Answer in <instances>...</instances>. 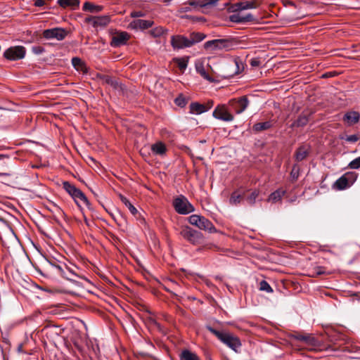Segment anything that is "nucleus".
<instances>
[{
    "label": "nucleus",
    "mask_w": 360,
    "mask_h": 360,
    "mask_svg": "<svg viewBox=\"0 0 360 360\" xmlns=\"http://www.w3.org/2000/svg\"><path fill=\"white\" fill-rule=\"evenodd\" d=\"M206 328L228 347L236 353L240 352L242 343L238 336L227 331L217 330L210 326H207Z\"/></svg>",
    "instance_id": "obj_1"
},
{
    "label": "nucleus",
    "mask_w": 360,
    "mask_h": 360,
    "mask_svg": "<svg viewBox=\"0 0 360 360\" xmlns=\"http://www.w3.org/2000/svg\"><path fill=\"white\" fill-rule=\"evenodd\" d=\"M342 335L334 333L333 335H329L330 340L333 342V345H330L326 349V351H341L348 353H360V346L354 344L352 342L347 341L343 345H338L337 342L340 340Z\"/></svg>",
    "instance_id": "obj_2"
},
{
    "label": "nucleus",
    "mask_w": 360,
    "mask_h": 360,
    "mask_svg": "<svg viewBox=\"0 0 360 360\" xmlns=\"http://www.w3.org/2000/svg\"><path fill=\"white\" fill-rule=\"evenodd\" d=\"M291 339L304 343L307 349L310 351H326L325 348H322V345L312 334L301 333L298 332H293L290 334Z\"/></svg>",
    "instance_id": "obj_3"
},
{
    "label": "nucleus",
    "mask_w": 360,
    "mask_h": 360,
    "mask_svg": "<svg viewBox=\"0 0 360 360\" xmlns=\"http://www.w3.org/2000/svg\"><path fill=\"white\" fill-rule=\"evenodd\" d=\"M179 233L182 238L194 245H200L205 241L204 236L201 232L188 226H182Z\"/></svg>",
    "instance_id": "obj_4"
},
{
    "label": "nucleus",
    "mask_w": 360,
    "mask_h": 360,
    "mask_svg": "<svg viewBox=\"0 0 360 360\" xmlns=\"http://www.w3.org/2000/svg\"><path fill=\"white\" fill-rule=\"evenodd\" d=\"M63 188L72 198L78 207H81L80 202H82L89 208L90 202L80 189L67 181L63 182Z\"/></svg>",
    "instance_id": "obj_5"
},
{
    "label": "nucleus",
    "mask_w": 360,
    "mask_h": 360,
    "mask_svg": "<svg viewBox=\"0 0 360 360\" xmlns=\"http://www.w3.org/2000/svg\"><path fill=\"white\" fill-rule=\"evenodd\" d=\"M234 44L235 43L232 39H219L206 41L204 44V48L206 50L211 51H229L232 49Z\"/></svg>",
    "instance_id": "obj_6"
},
{
    "label": "nucleus",
    "mask_w": 360,
    "mask_h": 360,
    "mask_svg": "<svg viewBox=\"0 0 360 360\" xmlns=\"http://www.w3.org/2000/svg\"><path fill=\"white\" fill-rule=\"evenodd\" d=\"M188 222L197 226L198 229L208 231L209 233H214L217 231L214 224L209 219L200 215H191L188 217Z\"/></svg>",
    "instance_id": "obj_7"
},
{
    "label": "nucleus",
    "mask_w": 360,
    "mask_h": 360,
    "mask_svg": "<svg viewBox=\"0 0 360 360\" xmlns=\"http://www.w3.org/2000/svg\"><path fill=\"white\" fill-rule=\"evenodd\" d=\"M176 212L180 214H187L194 211L193 206L183 195L176 198L173 201Z\"/></svg>",
    "instance_id": "obj_8"
},
{
    "label": "nucleus",
    "mask_w": 360,
    "mask_h": 360,
    "mask_svg": "<svg viewBox=\"0 0 360 360\" xmlns=\"http://www.w3.org/2000/svg\"><path fill=\"white\" fill-rule=\"evenodd\" d=\"M26 49L22 46H11L7 49L4 56L9 60H18L22 59L25 56Z\"/></svg>",
    "instance_id": "obj_9"
},
{
    "label": "nucleus",
    "mask_w": 360,
    "mask_h": 360,
    "mask_svg": "<svg viewBox=\"0 0 360 360\" xmlns=\"http://www.w3.org/2000/svg\"><path fill=\"white\" fill-rule=\"evenodd\" d=\"M49 264L52 272L58 274L70 281H75V279L72 276H70V273L68 271V265L66 264L60 262H49Z\"/></svg>",
    "instance_id": "obj_10"
},
{
    "label": "nucleus",
    "mask_w": 360,
    "mask_h": 360,
    "mask_svg": "<svg viewBox=\"0 0 360 360\" xmlns=\"http://www.w3.org/2000/svg\"><path fill=\"white\" fill-rule=\"evenodd\" d=\"M212 115L214 118L224 122H231L234 118L225 105H217L213 111Z\"/></svg>",
    "instance_id": "obj_11"
},
{
    "label": "nucleus",
    "mask_w": 360,
    "mask_h": 360,
    "mask_svg": "<svg viewBox=\"0 0 360 360\" xmlns=\"http://www.w3.org/2000/svg\"><path fill=\"white\" fill-rule=\"evenodd\" d=\"M13 162V159L11 156L0 154V169L2 171L0 172V176H8L11 174Z\"/></svg>",
    "instance_id": "obj_12"
},
{
    "label": "nucleus",
    "mask_w": 360,
    "mask_h": 360,
    "mask_svg": "<svg viewBox=\"0 0 360 360\" xmlns=\"http://www.w3.org/2000/svg\"><path fill=\"white\" fill-rule=\"evenodd\" d=\"M229 105L237 114L243 112L249 105V100L247 96H241L238 98L231 99Z\"/></svg>",
    "instance_id": "obj_13"
},
{
    "label": "nucleus",
    "mask_w": 360,
    "mask_h": 360,
    "mask_svg": "<svg viewBox=\"0 0 360 360\" xmlns=\"http://www.w3.org/2000/svg\"><path fill=\"white\" fill-rule=\"evenodd\" d=\"M67 31L63 28L56 27L53 29L45 30L43 32V37L45 39H56L57 40H63L67 35Z\"/></svg>",
    "instance_id": "obj_14"
},
{
    "label": "nucleus",
    "mask_w": 360,
    "mask_h": 360,
    "mask_svg": "<svg viewBox=\"0 0 360 360\" xmlns=\"http://www.w3.org/2000/svg\"><path fill=\"white\" fill-rule=\"evenodd\" d=\"M171 45L174 50L191 47L188 37L179 34L171 37Z\"/></svg>",
    "instance_id": "obj_15"
},
{
    "label": "nucleus",
    "mask_w": 360,
    "mask_h": 360,
    "mask_svg": "<svg viewBox=\"0 0 360 360\" xmlns=\"http://www.w3.org/2000/svg\"><path fill=\"white\" fill-rule=\"evenodd\" d=\"M86 22L91 23L94 27H105L110 22L109 15L91 16L85 19Z\"/></svg>",
    "instance_id": "obj_16"
},
{
    "label": "nucleus",
    "mask_w": 360,
    "mask_h": 360,
    "mask_svg": "<svg viewBox=\"0 0 360 360\" xmlns=\"http://www.w3.org/2000/svg\"><path fill=\"white\" fill-rule=\"evenodd\" d=\"M129 34L126 32H120L115 33L112 37L110 46L112 47H120L127 44L129 39Z\"/></svg>",
    "instance_id": "obj_17"
},
{
    "label": "nucleus",
    "mask_w": 360,
    "mask_h": 360,
    "mask_svg": "<svg viewBox=\"0 0 360 360\" xmlns=\"http://www.w3.org/2000/svg\"><path fill=\"white\" fill-rule=\"evenodd\" d=\"M311 115V112L308 110L302 111L298 117L291 124L290 127L298 128L305 127L309 122Z\"/></svg>",
    "instance_id": "obj_18"
},
{
    "label": "nucleus",
    "mask_w": 360,
    "mask_h": 360,
    "mask_svg": "<svg viewBox=\"0 0 360 360\" xmlns=\"http://www.w3.org/2000/svg\"><path fill=\"white\" fill-rule=\"evenodd\" d=\"M219 0H188L189 6L195 10L198 8H208L214 6Z\"/></svg>",
    "instance_id": "obj_19"
},
{
    "label": "nucleus",
    "mask_w": 360,
    "mask_h": 360,
    "mask_svg": "<svg viewBox=\"0 0 360 360\" xmlns=\"http://www.w3.org/2000/svg\"><path fill=\"white\" fill-rule=\"evenodd\" d=\"M229 20L233 22L243 23L252 22L255 20V18L251 13H248L246 15H242L240 13H234L229 16Z\"/></svg>",
    "instance_id": "obj_20"
},
{
    "label": "nucleus",
    "mask_w": 360,
    "mask_h": 360,
    "mask_svg": "<svg viewBox=\"0 0 360 360\" xmlns=\"http://www.w3.org/2000/svg\"><path fill=\"white\" fill-rule=\"evenodd\" d=\"M153 25V21L152 20H146L142 19H137L133 20L130 23V27L133 29H140V30H146L149 27H151Z\"/></svg>",
    "instance_id": "obj_21"
},
{
    "label": "nucleus",
    "mask_w": 360,
    "mask_h": 360,
    "mask_svg": "<svg viewBox=\"0 0 360 360\" xmlns=\"http://www.w3.org/2000/svg\"><path fill=\"white\" fill-rule=\"evenodd\" d=\"M234 11H243L246 9L256 8L258 7V4L255 0L240 1L234 4Z\"/></svg>",
    "instance_id": "obj_22"
},
{
    "label": "nucleus",
    "mask_w": 360,
    "mask_h": 360,
    "mask_svg": "<svg viewBox=\"0 0 360 360\" xmlns=\"http://www.w3.org/2000/svg\"><path fill=\"white\" fill-rule=\"evenodd\" d=\"M309 151H310V147L309 146H307V145L300 146L295 150V160L297 162H300V161L304 160L309 154Z\"/></svg>",
    "instance_id": "obj_23"
},
{
    "label": "nucleus",
    "mask_w": 360,
    "mask_h": 360,
    "mask_svg": "<svg viewBox=\"0 0 360 360\" xmlns=\"http://www.w3.org/2000/svg\"><path fill=\"white\" fill-rule=\"evenodd\" d=\"M57 4L63 8L75 11L79 6V0H58Z\"/></svg>",
    "instance_id": "obj_24"
},
{
    "label": "nucleus",
    "mask_w": 360,
    "mask_h": 360,
    "mask_svg": "<svg viewBox=\"0 0 360 360\" xmlns=\"http://www.w3.org/2000/svg\"><path fill=\"white\" fill-rule=\"evenodd\" d=\"M360 119V114L356 111H350L347 112L343 117V120L349 125H353L357 123Z\"/></svg>",
    "instance_id": "obj_25"
},
{
    "label": "nucleus",
    "mask_w": 360,
    "mask_h": 360,
    "mask_svg": "<svg viewBox=\"0 0 360 360\" xmlns=\"http://www.w3.org/2000/svg\"><path fill=\"white\" fill-rule=\"evenodd\" d=\"M151 150L154 155H165L167 152L165 144L162 141H158L151 146Z\"/></svg>",
    "instance_id": "obj_26"
},
{
    "label": "nucleus",
    "mask_w": 360,
    "mask_h": 360,
    "mask_svg": "<svg viewBox=\"0 0 360 360\" xmlns=\"http://www.w3.org/2000/svg\"><path fill=\"white\" fill-rule=\"evenodd\" d=\"M190 113L200 115L207 111L206 105L198 102H193L190 104Z\"/></svg>",
    "instance_id": "obj_27"
},
{
    "label": "nucleus",
    "mask_w": 360,
    "mask_h": 360,
    "mask_svg": "<svg viewBox=\"0 0 360 360\" xmlns=\"http://www.w3.org/2000/svg\"><path fill=\"white\" fill-rule=\"evenodd\" d=\"M285 193V190H283V188H278L269 195L267 201L271 202L273 203L281 201Z\"/></svg>",
    "instance_id": "obj_28"
},
{
    "label": "nucleus",
    "mask_w": 360,
    "mask_h": 360,
    "mask_svg": "<svg viewBox=\"0 0 360 360\" xmlns=\"http://www.w3.org/2000/svg\"><path fill=\"white\" fill-rule=\"evenodd\" d=\"M83 10L92 13H97L103 10V6L101 5H95L89 1H86L83 5Z\"/></svg>",
    "instance_id": "obj_29"
},
{
    "label": "nucleus",
    "mask_w": 360,
    "mask_h": 360,
    "mask_svg": "<svg viewBox=\"0 0 360 360\" xmlns=\"http://www.w3.org/2000/svg\"><path fill=\"white\" fill-rule=\"evenodd\" d=\"M245 193L243 191L240 190L234 191L230 196L229 202L231 205H236L240 202V201L243 199Z\"/></svg>",
    "instance_id": "obj_30"
},
{
    "label": "nucleus",
    "mask_w": 360,
    "mask_h": 360,
    "mask_svg": "<svg viewBox=\"0 0 360 360\" xmlns=\"http://www.w3.org/2000/svg\"><path fill=\"white\" fill-rule=\"evenodd\" d=\"M180 360H200V357L188 349H183L179 354Z\"/></svg>",
    "instance_id": "obj_31"
},
{
    "label": "nucleus",
    "mask_w": 360,
    "mask_h": 360,
    "mask_svg": "<svg viewBox=\"0 0 360 360\" xmlns=\"http://www.w3.org/2000/svg\"><path fill=\"white\" fill-rule=\"evenodd\" d=\"M196 72L200 74L205 79L212 82L214 79L206 72L205 66L202 62H197L195 63Z\"/></svg>",
    "instance_id": "obj_32"
},
{
    "label": "nucleus",
    "mask_w": 360,
    "mask_h": 360,
    "mask_svg": "<svg viewBox=\"0 0 360 360\" xmlns=\"http://www.w3.org/2000/svg\"><path fill=\"white\" fill-rule=\"evenodd\" d=\"M72 64L77 71H82L83 73L87 72V68L86 65L79 58H72Z\"/></svg>",
    "instance_id": "obj_33"
},
{
    "label": "nucleus",
    "mask_w": 360,
    "mask_h": 360,
    "mask_svg": "<svg viewBox=\"0 0 360 360\" xmlns=\"http://www.w3.org/2000/svg\"><path fill=\"white\" fill-rule=\"evenodd\" d=\"M273 124L271 121H266L264 122H258L253 125L252 129L255 132H259L262 131L267 130L272 127Z\"/></svg>",
    "instance_id": "obj_34"
},
{
    "label": "nucleus",
    "mask_w": 360,
    "mask_h": 360,
    "mask_svg": "<svg viewBox=\"0 0 360 360\" xmlns=\"http://www.w3.org/2000/svg\"><path fill=\"white\" fill-rule=\"evenodd\" d=\"M205 37L206 35L201 32H192L188 37L191 46L202 41Z\"/></svg>",
    "instance_id": "obj_35"
},
{
    "label": "nucleus",
    "mask_w": 360,
    "mask_h": 360,
    "mask_svg": "<svg viewBox=\"0 0 360 360\" xmlns=\"http://www.w3.org/2000/svg\"><path fill=\"white\" fill-rule=\"evenodd\" d=\"M334 188L337 190H343L350 186L348 180L345 175L340 177L334 184Z\"/></svg>",
    "instance_id": "obj_36"
},
{
    "label": "nucleus",
    "mask_w": 360,
    "mask_h": 360,
    "mask_svg": "<svg viewBox=\"0 0 360 360\" xmlns=\"http://www.w3.org/2000/svg\"><path fill=\"white\" fill-rule=\"evenodd\" d=\"M328 274L329 273L326 271V267L321 266H315L310 270L309 276L311 277H316L323 274Z\"/></svg>",
    "instance_id": "obj_37"
},
{
    "label": "nucleus",
    "mask_w": 360,
    "mask_h": 360,
    "mask_svg": "<svg viewBox=\"0 0 360 360\" xmlns=\"http://www.w3.org/2000/svg\"><path fill=\"white\" fill-rule=\"evenodd\" d=\"M120 200L122 201V203L124 204V205L126 207H128L129 210L130 211V212L134 215L135 216L138 211L136 210V208L130 202V201L126 198L124 197V195H120Z\"/></svg>",
    "instance_id": "obj_38"
},
{
    "label": "nucleus",
    "mask_w": 360,
    "mask_h": 360,
    "mask_svg": "<svg viewBox=\"0 0 360 360\" xmlns=\"http://www.w3.org/2000/svg\"><path fill=\"white\" fill-rule=\"evenodd\" d=\"M167 32V30L165 29L161 26L154 27L149 31L150 34L155 38L160 37L166 34Z\"/></svg>",
    "instance_id": "obj_39"
},
{
    "label": "nucleus",
    "mask_w": 360,
    "mask_h": 360,
    "mask_svg": "<svg viewBox=\"0 0 360 360\" xmlns=\"http://www.w3.org/2000/svg\"><path fill=\"white\" fill-rule=\"evenodd\" d=\"M174 62L177 64L180 70L184 72L188 65V59L186 58H176L174 59Z\"/></svg>",
    "instance_id": "obj_40"
},
{
    "label": "nucleus",
    "mask_w": 360,
    "mask_h": 360,
    "mask_svg": "<svg viewBox=\"0 0 360 360\" xmlns=\"http://www.w3.org/2000/svg\"><path fill=\"white\" fill-rule=\"evenodd\" d=\"M259 195V190L255 189L254 191H252L251 193L246 198L248 203L250 205H253L255 203L256 199L257 198Z\"/></svg>",
    "instance_id": "obj_41"
},
{
    "label": "nucleus",
    "mask_w": 360,
    "mask_h": 360,
    "mask_svg": "<svg viewBox=\"0 0 360 360\" xmlns=\"http://www.w3.org/2000/svg\"><path fill=\"white\" fill-rule=\"evenodd\" d=\"M188 101V99L186 96H184L183 94H180L175 98L174 103L180 108H184L186 105Z\"/></svg>",
    "instance_id": "obj_42"
},
{
    "label": "nucleus",
    "mask_w": 360,
    "mask_h": 360,
    "mask_svg": "<svg viewBox=\"0 0 360 360\" xmlns=\"http://www.w3.org/2000/svg\"><path fill=\"white\" fill-rule=\"evenodd\" d=\"M259 289L261 291H265L266 292H273V289L269 284V283L264 280L262 281L259 283Z\"/></svg>",
    "instance_id": "obj_43"
},
{
    "label": "nucleus",
    "mask_w": 360,
    "mask_h": 360,
    "mask_svg": "<svg viewBox=\"0 0 360 360\" xmlns=\"http://www.w3.org/2000/svg\"><path fill=\"white\" fill-rule=\"evenodd\" d=\"M104 81L106 84L110 85L114 89H117L120 86V83L116 79L110 76H105Z\"/></svg>",
    "instance_id": "obj_44"
},
{
    "label": "nucleus",
    "mask_w": 360,
    "mask_h": 360,
    "mask_svg": "<svg viewBox=\"0 0 360 360\" xmlns=\"http://www.w3.org/2000/svg\"><path fill=\"white\" fill-rule=\"evenodd\" d=\"M299 174H300L299 166L297 165H293L292 169L290 172V176L292 179V180L296 181L299 177Z\"/></svg>",
    "instance_id": "obj_45"
},
{
    "label": "nucleus",
    "mask_w": 360,
    "mask_h": 360,
    "mask_svg": "<svg viewBox=\"0 0 360 360\" xmlns=\"http://www.w3.org/2000/svg\"><path fill=\"white\" fill-rule=\"evenodd\" d=\"M344 175L348 180V183L350 186L353 184L357 178V174L355 172H347Z\"/></svg>",
    "instance_id": "obj_46"
},
{
    "label": "nucleus",
    "mask_w": 360,
    "mask_h": 360,
    "mask_svg": "<svg viewBox=\"0 0 360 360\" xmlns=\"http://www.w3.org/2000/svg\"><path fill=\"white\" fill-rule=\"evenodd\" d=\"M348 166L350 169H353L360 168V156L351 161Z\"/></svg>",
    "instance_id": "obj_47"
},
{
    "label": "nucleus",
    "mask_w": 360,
    "mask_h": 360,
    "mask_svg": "<svg viewBox=\"0 0 360 360\" xmlns=\"http://www.w3.org/2000/svg\"><path fill=\"white\" fill-rule=\"evenodd\" d=\"M193 10L191 6L188 5V1L185 2L179 9V13H186L190 12Z\"/></svg>",
    "instance_id": "obj_48"
},
{
    "label": "nucleus",
    "mask_w": 360,
    "mask_h": 360,
    "mask_svg": "<svg viewBox=\"0 0 360 360\" xmlns=\"http://www.w3.org/2000/svg\"><path fill=\"white\" fill-rule=\"evenodd\" d=\"M260 64H261V61L257 58H253L250 60V65L253 68L258 67L260 65Z\"/></svg>",
    "instance_id": "obj_49"
},
{
    "label": "nucleus",
    "mask_w": 360,
    "mask_h": 360,
    "mask_svg": "<svg viewBox=\"0 0 360 360\" xmlns=\"http://www.w3.org/2000/svg\"><path fill=\"white\" fill-rule=\"evenodd\" d=\"M359 140V136L356 134H352L347 136L346 138V141L352 143L356 142Z\"/></svg>",
    "instance_id": "obj_50"
},
{
    "label": "nucleus",
    "mask_w": 360,
    "mask_h": 360,
    "mask_svg": "<svg viewBox=\"0 0 360 360\" xmlns=\"http://www.w3.org/2000/svg\"><path fill=\"white\" fill-rule=\"evenodd\" d=\"M68 273H70V276H72L73 278H76V277H77H77H79V276L77 274V273L75 271V270H74L72 267H70V266H68Z\"/></svg>",
    "instance_id": "obj_51"
},
{
    "label": "nucleus",
    "mask_w": 360,
    "mask_h": 360,
    "mask_svg": "<svg viewBox=\"0 0 360 360\" xmlns=\"http://www.w3.org/2000/svg\"><path fill=\"white\" fill-rule=\"evenodd\" d=\"M45 4V0H34V5L37 7H41Z\"/></svg>",
    "instance_id": "obj_52"
},
{
    "label": "nucleus",
    "mask_w": 360,
    "mask_h": 360,
    "mask_svg": "<svg viewBox=\"0 0 360 360\" xmlns=\"http://www.w3.org/2000/svg\"><path fill=\"white\" fill-rule=\"evenodd\" d=\"M55 329L54 327H45L44 329H43V331H45L46 332V337L48 338V335L49 333H51L53 332V330Z\"/></svg>",
    "instance_id": "obj_53"
},
{
    "label": "nucleus",
    "mask_w": 360,
    "mask_h": 360,
    "mask_svg": "<svg viewBox=\"0 0 360 360\" xmlns=\"http://www.w3.org/2000/svg\"><path fill=\"white\" fill-rule=\"evenodd\" d=\"M131 15L133 18H138V17H142L143 15V14L141 11H134L131 13Z\"/></svg>",
    "instance_id": "obj_54"
},
{
    "label": "nucleus",
    "mask_w": 360,
    "mask_h": 360,
    "mask_svg": "<svg viewBox=\"0 0 360 360\" xmlns=\"http://www.w3.org/2000/svg\"><path fill=\"white\" fill-rule=\"evenodd\" d=\"M214 102L212 101H209L206 105V108H207V110H210L213 106Z\"/></svg>",
    "instance_id": "obj_55"
},
{
    "label": "nucleus",
    "mask_w": 360,
    "mask_h": 360,
    "mask_svg": "<svg viewBox=\"0 0 360 360\" xmlns=\"http://www.w3.org/2000/svg\"><path fill=\"white\" fill-rule=\"evenodd\" d=\"M33 50L36 53H40L42 52V49L39 46H37V47H34L33 48Z\"/></svg>",
    "instance_id": "obj_56"
},
{
    "label": "nucleus",
    "mask_w": 360,
    "mask_h": 360,
    "mask_svg": "<svg viewBox=\"0 0 360 360\" xmlns=\"http://www.w3.org/2000/svg\"><path fill=\"white\" fill-rule=\"evenodd\" d=\"M172 283L174 285V289L176 290L177 288L179 287V285L174 281H171Z\"/></svg>",
    "instance_id": "obj_57"
},
{
    "label": "nucleus",
    "mask_w": 360,
    "mask_h": 360,
    "mask_svg": "<svg viewBox=\"0 0 360 360\" xmlns=\"http://www.w3.org/2000/svg\"><path fill=\"white\" fill-rule=\"evenodd\" d=\"M165 290L170 293H172L174 296L176 297L177 295L172 291H170L167 287H164Z\"/></svg>",
    "instance_id": "obj_58"
},
{
    "label": "nucleus",
    "mask_w": 360,
    "mask_h": 360,
    "mask_svg": "<svg viewBox=\"0 0 360 360\" xmlns=\"http://www.w3.org/2000/svg\"><path fill=\"white\" fill-rule=\"evenodd\" d=\"M84 221H85V223L89 225V223H88V220L86 219V218H84Z\"/></svg>",
    "instance_id": "obj_59"
}]
</instances>
